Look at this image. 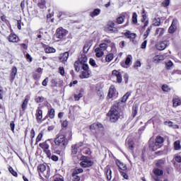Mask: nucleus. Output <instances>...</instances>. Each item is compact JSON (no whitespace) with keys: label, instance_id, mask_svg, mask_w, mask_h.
Here are the masks:
<instances>
[{"label":"nucleus","instance_id":"9d476101","mask_svg":"<svg viewBox=\"0 0 181 181\" xmlns=\"http://www.w3.org/2000/svg\"><path fill=\"white\" fill-rule=\"evenodd\" d=\"M168 47V41H162L156 45L158 50H165Z\"/></svg>","mask_w":181,"mask_h":181},{"label":"nucleus","instance_id":"5fc2aeb1","mask_svg":"<svg viewBox=\"0 0 181 181\" xmlns=\"http://www.w3.org/2000/svg\"><path fill=\"white\" fill-rule=\"evenodd\" d=\"M137 114H138V108L137 107H133V110H132L133 118H135L136 117Z\"/></svg>","mask_w":181,"mask_h":181},{"label":"nucleus","instance_id":"ea45409f","mask_svg":"<svg viewBox=\"0 0 181 181\" xmlns=\"http://www.w3.org/2000/svg\"><path fill=\"white\" fill-rule=\"evenodd\" d=\"M138 15L136 14V13H133L132 15V23L134 24L138 23Z\"/></svg>","mask_w":181,"mask_h":181},{"label":"nucleus","instance_id":"423d86ee","mask_svg":"<svg viewBox=\"0 0 181 181\" xmlns=\"http://www.w3.org/2000/svg\"><path fill=\"white\" fill-rule=\"evenodd\" d=\"M83 146V143L80 142L75 145L71 146V155H77V152L78 151V148H81Z\"/></svg>","mask_w":181,"mask_h":181},{"label":"nucleus","instance_id":"6e6d98bb","mask_svg":"<svg viewBox=\"0 0 181 181\" xmlns=\"http://www.w3.org/2000/svg\"><path fill=\"white\" fill-rule=\"evenodd\" d=\"M81 97H83V94H81V93H79L78 95H74L75 101H78Z\"/></svg>","mask_w":181,"mask_h":181},{"label":"nucleus","instance_id":"c756f323","mask_svg":"<svg viewBox=\"0 0 181 181\" xmlns=\"http://www.w3.org/2000/svg\"><path fill=\"white\" fill-rule=\"evenodd\" d=\"M87 60H88L87 56L83 54L81 56L78 62L80 64H85L86 63H87Z\"/></svg>","mask_w":181,"mask_h":181},{"label":"nucleus","instance_id":"c03bdc74","mask_svg":"<svg viewBox=\"0 0 181 181\" xmlns=\"http://www.w3.org/2000/svg\"><path fill=\"white\" fill-rule=\"evenodd\" d=\"M35 103L39 104V103H43L45 101V98L43 96H39L35 99Z\"/></svg>","mask_w":181,"mask_h":181},{"label":"nucleus","instance_id":"a19ab883","mask_svg":"<svg viewBox=\"0 0 181 181\" xmlns=\"http://www.w3.org/2000/svg\"><path fill=\"white\" fill-rule=\"evenodd\" d=\"M112 171H111V170H107V173H106V176H107V180H111L112 177Z\"/></svg>","mask_w":181,"mask_h":181},{"label":"nucleus","instance_id":"37998d69","mask_svg":"<svg viewBox=\"0 0 181 181\" xmlns=\"http://www.w3.org/2000/svg\"><path fill=\"white\" fill-rule=\"evenodd\" d=\"M174 148L175 151H179L180 149V141H176L174 142Z\"/></svg>","mask_w":181,"mask_h":181},{"label":"nucleus","instance_id":"7c9ffc66","mask_svg":"<svg viewBox=\"0 0 181 181\" xmlns=\"http://www.w3.org/2000/svg\"><path fill=\"white\" fill-rule=\"evenodd\" d=\"M45 53H56V49L52 47H47L45 49Z\"/></svg>","mask_w":181,"mask_h":181},{"label":"nucleus","instance_id":"f03ea898","mask_svg":"<svg viewBox=\"0 0 181 181\" xmlns=\"http://www.w3.org/2000/svg\"><path fill=\"white\" fill-rule=\"evenodd\" d=\"M118 110V105H115L107 113V115L110 117L111 122H117V121L119 119V117H121V115L119 114V110Z\"/></svg>","mask_w":181,"mask_h":181},{"label":"nucleus","instance_id":"f8f14e48","mask_svg":"<svg viewBox=\"0 0 181 181\" xmlns=\"http://www.w3.org/2000/svg\"><path fill=\"white\" fill-rule=\"evenodd\" d=\"M176 25H177L176 21L173 20L171 25L170 26V28L168 29L169 33H175V32L176 31V29L177 28V26Z\"/></svg>","mask_w":181,"mask_h":181},{"label":"nucleus","instance_id":"3c124183","mask_svg":"<svg viewBox=\"0 0 181 181\" xmlns=\"http://www.w3.org/2000/svg\"><path fill=\"white\" fill-rule=\"evenodd\" d=\"M81 66L83 71L90 70V68L88 67V64H81Z\"/></svg>","mask_w":181,"mask_h":181},{"label":"nucleus","instance_id":"39448f33","mask_svg":"<svg viewBox=\"0 0 181 181\" xmlns=\"http://www.w3.org/2000/svg\"><path fill=\"white\" fill-rule=\"evenodd\" d=\"M154 173V176L153 177L155 181H159V176L163 175V170H160V168H154L153 170Z\"/></svg>","mask_w":181,"mask_h":181},{"label":"nucleus","instance_id":"6e6552de","mask_svg":"<svg viewBox=\"0 0 181 181\" xmlns=\"http://www.w3.org/2000/svg\"><path fill=\"white\" fill-rule=\"evenodd\" d=\"M165 163H166V159L161 158L156 161V166L157 167V168L163 169Z\"/></svg>","mask_w":181,"mask_h":181},{"label":"nucleus","instance_id":"13d9d810","mask_svg":"<svg viewBox=\"0 0 181 181\" xmlns=\"http://www.w3.org/2000/svg\"><path fill=\"white\" fill-rule=\"evenodd\" d=\"M10 128H11L12 132H15V122H11L10 123Z\"/></svg>","mask_w":181,"mask_h":181},{"label":"nucleus","instance_id":"4468645a","mask_svg":"<svg viewBox=\"0 0 181 181\" xmlns=\"http://www.w3.org/2000/svg\"><path fill=\"white\" fill-rule=\"evenodd\" d=\"M35 117L37 121H40V119L43 118V111H42L39 107L36 110Z\"/></svg>","mask_w":181,"mask_h":181},{"label":"nucleus","instance_id":"393cba45","mask_svg":"<svg viewBox=\"0 0 181 181\" xmlns=\"http://www.w3.org/2000/svg\"><path fill=\"white\" fill-rule=\"evenodd\" d=\"M116 165L118 166L119 169H121L122 170H125L127 169V165L118 160H116Z\"/></svg>","mask_w":181,"mask_h":181},{"label":"nucleus","instance_id":"c85d7f7f","mask_svg":"<svg viewBox=\"0 0 181 181\" xmlns=\"http://www.w3.org/2000/svg\"><path fill=\"white\" fill-rule=\"evenodd\" d=\"M37 170L40 173H44L46 170V165L44 164H40L37 166Z\"/></svg>","mask_w":181,"mask_h":181},{"label":"nucleus","instance_id":"774afa93","mask_svg":"<svg viewBox=\"0 0 181 181\" xmlns=\"http://www.w3.org/2000/svg\"><path fill=\"white\" fill-rule=\"evenodd\" d=\"M134 67H141V62H139V61L136 62Z\"/></svg>","mask_w":181,"mask_h":181},{"label":"nucleus","instance_id":"0e129e2a","mask_svg":"<svg viewBox=\"0 0 181 181\" xmlns=\"http://www.w3.org/2000/svg\"><path fill=\"white\" fill-rule=\"evenodd\" d=\"M30 138L32 139V141H33V139L35 138V129H32L31 132H30Z\"/></svg>","mask_w":181,"mask_h":181},{"label":"nucleus","instance_id":"1a4fd4ad","mask_svg":"<svg viewBox=\"0 0 181 181\" xmlns=\"http://www.w3.org/2000/svg\"><path fill=\"white\" fill-rule=\"evenodd\" d=\"M112 76H115V77H117V83H122V75H121V72L114 70L112 72Z\"/></svg>","mask_w":181,"mask_h":181},{"label":"nucleus","instance_id":"a878e982","mask_svg":"<svg viewBox=\"0 0 181 181\" xmlns=\"http://www.w3.org/2000/svg\"><path fill=\"white\" fill-rule=\"evenodd\" d=\"M173 107H179L181 105V100L179 98H175L173 100Z\"/></svg>","mask_w":181,"mask_h":181},{"label":"nucleus","instance_id":"f3484780","mask_svg":"<svg viewBox=\"0 0 181 181\" xmlns=\"http://www.w3.org/2000/svg\"><path fill=\"white\" fill-rule=\"evenodd\" d=\"M164 125H168V127H169L170 128H173V129H179V125L173 124V122L170 121L164 122Z\"/></svg>","mask_w":181,"mask_h":181},{"label":"nucleus","instance_id":"ddd939ff","mask_svg":"<svg viewBox=\"0 0 181 181\" xmlns=\"http://www.w3.org/2000/svg\"><path fill=\"white\" fill-rule=\"evenodd\" d=\"M159 148H160V146L156 142H150L149 149L153 152H155V151H157L158 149H159Z\"/></svg>","mask_w":181,"mask_h":181},{"label":"nucleus","instance_id":"f257e3e1","mask_svg":"<svg viewBox=\"0 0 181 181\" xmlns=\"http://www.w3.org/2000/svg\"><path fill=\"white\" fill-rule=\"evenodd\" d=\"M71 136L73 134L71 131L69 130L66 134H60L57 136L54 139V144H53V139H48L43 143L39 144L40 148H42L43 152L47 155V158L52 156V151L49 149L50 148L49 144H51V149L54 153L57 155H60L62 151L66 149V146L69 145V141L71 140Z\"/></svg>","mask_w":181,"mask_h":181},{"label":"nucleus","instance_id":"72a5a7b5","mask_svg":"<svg viewBox=\"0 0 181 181\" xmlns=\"http://www.w3.org/2000/svg\"><path fill=\"white\" fill-rule=\"evenodd\" d=\"M153 22L154 26H160V18H155Z\"/></svg>","mask_w":181,"mask_h":181},{"label":"nucleus","instance_id":"603ef678","mask_svg":"<svg viewBox=\"0 0 181 181\" xmlns=\"http://www.w3.org/2000/svg\"><path fill=\"white\" fill-rule=\"evenodd\" d=\"M89 63L92 67H97V64H95V60L93 59L90 58L89 60Z\"/></svg>","mask_w":181,"mask_h":181},{"label":"nucleus","instance_id":"c9c22d12","mask_svg":"<svg viewBox=\"0 0 181 181\" xmlns=\"http://www.w3.org/2000/svg\"><path fill=\"white\" fill-rule=\"evenodd\" d=\"M45 5H46V1L45 0H40L38 2V6L41 9H43L46 6Z\"/></svg>","mask_w":181,"mask_h":181},{"label":"nucleus","instance_id":"6ab92c4d","mask_svg":"<svg viewBox=\"0 0 181 181\" xmlns=\"http://www.w3.org/2000/svg\"><path fill=\"white\" fill-rule=\"evenodd\" d=\"M124 36H126L127 39H135V37H136V34L132 33H131V31L127 30V32L124 33Z\"/></svg>","mask_w":181,"mask_h":181},{"label":"nucleus","instance_id":"4be33fe9","mask_svg":"<svg viewBox=\"0 0 181 181\" xmlns=\"http://www.w3.org/2000/svg\"><path fill=\"white\" fill-rule=\"evenodd\" d=\"M68 59H69V52H66L60 54L59 60L61 62H67Z\"/></svg>","mask_w":181,"mask_h":181},{"label":"nucleus","instance_id":"338daca9","mask_svg":"<svg viewBox=\"0 0 181 181\" xmlns=\"http://www.w3.org/2000/svg\"><path fill=\"white\" fill-rule=\"evenodd\" d=\"M175 160L176 162H177L178 163H181V156H175Z\"/></svg>","mask_w":181,"mask_h":181},{"label":"nucleus","instance_id":"cd10ccee","mask_svg":"<svg viewBox=\"0 0 181 181\" xmlns=\"http://www.w3.org/2000/svg\"><path fill=\"white\" fill-rule=\"evenodd\" d=\"M162 60H163V56H162V55H156L153 57L154 63H159V62H162Z\"/></svg>","mask_w":181,"mask_h":181},{"label":"nucleus","instance_id":"2f4dec72","mask_svg":"<svg viewBox=\"0 0 181 181\" xmlns=\"http://www.w3.org/2000/svg\"><path fill=\"white\" fill-rule=\"evenodd\" d=\"M156 144L160 146V145L163 144V138L162 136H157L156 139Z\"/></svg>","mask_w":181,"mask_h":181},{"label":"nucleus","instance_id":"2eb2a0df","mask_svg":"<svg viewBox=\"0 0 181 181\" xmlns=\"http://www.w3.org/2000/svg\"><path fill=\"white\" fill-rule=\"evenodd\" d=\"M90 74H91V71L90 70L83 71L81 72V74L80 75V78H88Z\"/></svg>","mask_w":181,"mask_h":181},{"label":"nucleus","instance_id":"4d7b16f0","mask_svg":"<svg viewBox=\"0 0 181 181\" xmlns=\"http://www.w3.org/2000/svg\"><path fill=\"white\" fill-rule=\"evenodd\" d=\"M162 90L163 91L165 92L170 91V88H169V86L168 85H163Z\"/></svg>","mask_w":181,"mask_h":181},{"label":"nucleus","instance_id":"bb28decb","mask_svg":"<svg viewBox=\"0 0 181 181\" xmlns=\"http://www.w3.org/2000/svg\"><path fill=\"white\" fill-rule=\"evenodd\" d=\"M132 59V56L128 55L127 57L126 58L125 63L124 62L122 63V67H124V66H129V63H131Z\"/></svg>","mask_w":181,"mask_h":181},{"label":"nucleus","instance_id":"4c0bfd02","mask_svg":"<svg viewBox=\"0 0 181 181\" xmlns=\"http://www.w3.org/2000/svg\"><path fill=\"white\" fill-rule=\"evenodd\" d=\"M80 66H81V64H80L79 61H76L74 63V68H75L76 71H77V73H78V71H80Z\"/></svg>","mask_w":181,"mask_h":181},{"label":"nucleus","instance_id":"a18cd8bd","mask_svg":"<svg viewBox=\"0 0 181 181\" xmlns=\"http://www.w3.org/2000/svg\"><path fill=\"white\" fill-rule=\"evenodd\" d=\"M129 95H131V93L127 92L123 97L122 99V103H127V100H128V98L129 97Z\"/></svg>","mask_w":181,"mask_h":181},{"label":"nucleus","instance_id":"8fccbe9b","mask_svg":"<svg viewBox=\"0 0 181 181\" xmlns=\"http://www.w3.org/2000/svg\"><path fill=\"white\" fill-rule=\"evenodd\" d=\"M98 49H100V50H103V52L105 50H107V44L105 43H101L100 45H99V47H98Z\"/></svg>","mask_w":181,"mask_h":181},{"label":"nucleus","instance_id":"de8ad7c7","mask_svg":"<svg viewBox=\"0 0 181 181\" xmlns=\"http://www.w3.org/2000/svg\"><path fill=\"white\" fill-rule=\"evenodd\" d=\"M8 170H9L10 173H11V175H13V176L18 177V173H16L12 167H9Z\"/></svg>","mask_w":181,"mask_h":181},{"label":"nucleus","instance_id":"052dcab7","mask_svg":"<svg viewBox=\"0 0 181 181\" xmlns=\"http://www.w3.org/2000/svg\"><path fill=\"white\" fill-rule=\"evenodd\" d=\"M59 74H61V76H64V68L63 66H60L59 68Z\"/></svg>","mask_w":181,"mask_h":181},{"label":"nucleus","instance_id":"680f3d73","mask_svg":"<svg viewBox=\"0 0 181 181\" xmlns=\"http://www.w3.org/2000/svg\"><path fill=\"white\" fill-rule=\"evenodd\" d=\"M148 44V40H144L141 44V49H146V45Z\"/></svg>","mask_w":181,"mask_h":181},{"label":"nucleus","instance_id":"aec40b11","mask_svg":"<svg viewBox=\"0 0 181 181\" xmlns=\"http://www.w3.org/2000/svg\"><path fill=\"white\" fill-rule=\"evenodd\" d=\"M47 115L50 119H53L56 115L54 108L52 107L51 109L48 110Z\"/></svg>","mask_w":181,"mask_h":181},{"label":"nucleus","instance_id":"69168bd1","mask_svg":"<svg viewBox=\"0 0 181 181\" xmlns=\"http://www.w3.org/2000/svg\"><path fill=\"white\" fill-rule=\"evenodd\" d=\"M74 177L73 181H80V176L75 175V176H72Z\"/></svg>","mask_w":181,"mask_h":181},{"label":"nucleus","instance_id":"7ed1b4c3","mask_svg":"<svg viewBox=\"0 0 181 181\" xmlns=\"http://www.w3.org/2000/svg\"><path fill=\"white\" fill-rule=\"evenodd\" d=\"M68 33L69 31H67L62 27H60L56 30L55 37H57V39H59V40H62V39H64L66 36H67Z\"/></svg>","mask_w":181,"mask_h":181},{"label":"nucleus","instance_id":"09e8293b","mask_svg":"<svg viewBox=\"0 0 181 181\" xmlns=\"http://www.w3.org/2000/svg\"><path fill=\"white\" fill-rule=\"evenodd\" d=\"M162 6L164 8H168L169 5H170V0H164V1L162 3Z\"/></svg>","mask_w":181,"mask_h":181},{"label":"nucleus","instance_id":"b1692460","mask_svg":"<svg viewBox=\"0 0 181 181\" xmlns=\"http://www.w3.org/2000/svg\"><path fill=\"white\" fill-rule=\"evenodd\" d=\"M100 13H101V9L96 8L94 9L93 11L90 13V16H91V18H94L95 16H98Z\"/></svg>","mask_w":181,"mask_h":181},{"label":"nucleus","instance_id":"79ce46f5","mask_svg":"<svg viewBox=\"0 0 181 181\" xmlns=\"http://www.w3.org/2000/svg\"><path fill=\"white\" fill-rule=\"evenodd\" d=\"M83 168H78L73 172L72 176H76V175H78V173H83Z\"/></svg>","mask_w":181,"mask_h":181},{"label":"nucleus","instance_id":"dca6fc26","mask_svg":"<svg viewBox=\"0 0 181 181\" xmlns=\"http://www.w3.org/2000/svg\"><path fill=\"white\" fill-rule=\"evenodd\" d=\"M165 32H166V29H165L163 28H158L156 30L155 35H158V36L160 37L163 35H165Z\"/></svg>","mask_w":181,"mask_h":181},{"label":"nucleus","instance_id":"473e14b6","mask_svg":"<svg viewBox=\"0 0 181 181\" xmlns=\"http://www.w3.org/2000/svg\"><path fill=\"white\" fill-rule=\"evenodd\" d=\"M113 59H114V54L112 53L107 54L105 57V60L106 62H107V63H110V62H112Z\"/></svg>","mask_w":181,"mask_h":181},{"label":"nucleus","instance_id":"bf43d9fd","mask_svg":"<svg viewBox=\"0 0 181 181\" xmlns=\"http://www.w3.org/2000/svg\"><path fill=\"white\" fill-rule=\"evenodd\" d=\"M47 83H49V78H45L42 84L44 86V87H46L47 86Z\"/></svg>","mask_w":181,"mask_h":181},{"label":"nucleus","instance_id":"e2e57ef3","mask_svg":"<svg viewBox=\"0 0 181 181\" xmlns=\"http://www.w3.org/2000/svg\"><path fill=\"white\" fill-rule=\"evenodd\" d=\"M121 176L124 177V179L128 180V174L125 173L124 172L121 171Z\"/></svg>","mask_w":181,"mask_h":181},{"label":"nucleus","instance_id":"a211bd4d","mask_svg":"<svg viewBox=\"0 0 181 181\" xmlns=\"http://www.w3.org/2000/svg\"><path fill=\"white\" fill-rule=\"evenodd\" d=\"M115 95H116V90L112 86H111L109 89L107 97L108 98H112L115 97Z\"/></svg>","mask_w":181,"mask_h":181},{"label":"nucleus","instance_id":"0eeeda50","mask_svg":"<svg viewBox=\"0 0 181 181\" xmlns=\"http://www.w3.org/2000/svg\"><path fill=\"white\" fill-rule=\"evenodd\" d=\"M7 39L8 42H11L12 43H18V42H19V37H18L16 34L13 33H11Z\"/></svg>","mask_w":181,"mask_h":181},{"label":"nucleus","instance_id":"20e7f679","mask_svg":"<svg viewBox=\"0 0 181 181\" xmlns=\"http://www.w3.org/2000/svg\"><path fill=\"white\" fill-rule=\"evenodd\" d=\"M81 160L82 161L81 162L80 165L82 168H90L94 165V162L86 156H82Z\"/></svg>","mask_w":181,"mask_h":181},{"label":"nucleus","instance_id":"412c9836","mask_svg":"<svg viewBox=\"0 0 181 181\" xmlns=\"http://www.w3.org/2000/svg\"><path fill=\"white\" fill-rule=\"evenodd\" d=\"M18 73V69H16V66H14L11 69V81H13L15 80V77L16 76V74Z\"/></svg>","mask_w":181,"mask_h":181},{"label":"nucleus","instance_id":"9b49d317","mask_svg":"<svg viewBox=\"0 0 181 181\" xmlns=\"http://www.w3.org/2000/svg\"><path fill=\"white\" fill-rule=\"evenodd\" d=\"M29 100H30V97L29 95H26L21 105V108L23 111H25V110L28 108V104L29 103Z\"/></svg>","mask_w":181,"mask_h":181},{"label":"nucleus","instance_id":"58836bf2","mask_svg":"<svg viewBox=\"0 0 181 181\" xmlns=\"http://www.w3.org/2000/svg\"><path fill=\"white\" fill-rule=\"evenodd\" d=\"M106 29H107V31L109 32L110 33H114V29H115L114 28V23H112V25H107Z\"/></svg>","mask_w":181,"mask_h":181},{"label":"nucleus","instance_id":"5701e85b","mask_svg":"<svg viewBox=\"0 0 181 181\" xmlns=\"http://www.w3.org/2000/svg\"><path fill=\"white\" fill-rule=\"evenodd\" d=\"M95 52L96 57H103L104 56V51L103 49H100V48L97 47L95 49Z\"/></svg>","mask_w":181,"mask_h":181},{"label":"nucleus","instance_id":"864d4df0","mask_svg":"<svg viewBox=\"0 0 181 181\" xmlns=\"http://www.w3.org/2000/svg\"><path fill=\"white\" fill-rule=\"evenodd\" d=\"M172 66H173V62H172V61H169L165 63V66L168 70H169Z\"/></svg>","mask_w":181,"mask_h":181},{"label":"nucleus","instance_id":"e433bc0d","mask_svg":"<svg viewBox=\"0 0 181 181\" xmlns=\"http://www.w3.org/2000/svg\"><path fill=\"white\" fill-rule=\"evenodd\" d=\"M42 138H43V132H40L36 138L35 145H37L40 141H42Z\"/></svg>","mask_w":181,"mask_h":181},{"label":"nucleus","instance_id":"49530a36","mask_svg":"<svg viewBox=\"0 0 181 181\" xmlns=\"http://www.w3.org/2000/svg\"><path fill=\"white\" fill-rule=\"evenodd\" d=\"M90 47H91V45H90V44H86L83 47V53H88Z\"/></svg>","mask_w":181,"mask_h":181},{"label":"nucleus","instance_id":"f704fd0d","mask_svg":"<svg viewBox=\"0 0 181 181\" xmlns=\"http://www.w3.org/2000/svg\"><path fill=\"white\" fill-rule=\"evenodd\" d=\"M124 20H125V16H120L117 18V23H119V25H121V23H124Z\"/></svg>","mask_w":181,"mask_h":181}]
</instances>
